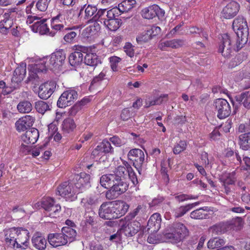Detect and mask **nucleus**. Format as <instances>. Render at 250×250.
I'll use <instances>...</instances> for the list:
<instances>
[{
  "label": "nucleus",
  "instance_id": "f257e3e1",
  "mask_svg": "<svg viewBox=\"0 0 250 250\" xmlns=\"http://www.w3.org/2000/svg\"><path fill=\"white\" fill-rule=\"evenodd\" d=\"M65 55L62 51H58L49 56L42 58L35 65V69L38 72H43L47 69H59L64 62Z\"/></svg>",
  "mask_w": 250,
  "mask_h": 250
},
{
  "label": "nucleus",
  "instance_id": "f03ea898",
  "mask_svg": "<svg viewBox=\"0 0 250 250\" xmlns=\"http://www.w3.org/2000/svg\"><path fill=\"white\" fill-rule=\"evenodd\" d=\"M232 27L237 35L236 48L238 51L248 40L249 28L247 21L243 17L238 16L233 20Z\"/></svg>",
  "mask_w": 250,
  "mask_h": 250
},
{
  "label": "nucleus",
  "instance_id": "7ed1b4c3",
  "mask_svg": "<svg viewBox=\"0 0 250 250\" xmlns=\"http://www.w3.org/2000/svg\"><path fill=\"white\" fill-rule=\"evenodd\" d=\"M242 225V220L237 218L231 221L221 222L214 225L209 228L208 231L212 236L220 235L231 229H239Z\"/></svg>",
  "mask_w": 250,
  "mask_h": 250
},
{
  "label": "nucleus",
  "instance_id": "20e7f679",
  "mask_svg": "<svg viewBox=\"0 0 250 250\" xmlns=\"http://www.w3.org/2000/svg\"><path fill=\"white\" fill-rule=\"evenodd\" d=\"M188 234V229L184 224L176 223L170 227V232L166 234V237L172 243H178L181 241Z\"/></svg>",
  "mask_w": 250,
  "mask_h": 250
},
{
  "label": "nucleus",
  "instance_id": "39448f33",
  "mask_svg": "<svg viewBox=\"0 0 250 250\" xmlns=\"http://www.w3.org/2000/svg\"><path fill=\"white\" fill-rule=\"evenodd\" d=\"M128 184L124 177H117L112 188L106 192V197L108 199H114L125 192L127 189Z\"/></svg>",
  "mask_w": 250,
  "mask_h": 250
},
{
  "label": "nucleus",
  "instance_id": "423d86ee",
  "mask_svg": "<svg viewBox=\"0 0 250 250\" xmlns=\"http://www.w3.org/2000/svg\"><path fill=\"white\" fill-rule=\"evenodd\" d=\"M78 193L73 186V183L64 182L62 183L57 188V194L65 198L66 201H72L77 198Z\"/></svg>",
  "mask_w": 250,
  "mask_h": 250
},
{
  "label": "nucleus",
  "instance_id": "0eeeda50",
  "mask_svg": "<svg viewBox=\"0 0 250 250\" xmlns=\"http://www.w3.org/2000/svg\"><path fill=\"white\" fill-rule=\"evenodd\" d=\"M120 233L127 237L134 235L140 229V224L138 222L131 221L127 217H125L119 220Z\"/></svg>",
  "mask_w": 250,
  "mask_h": 250
},
{
  "label": "nucleus",
  "instance_id": "6e6552de",
  "mask_svg": "<svg viewBox=\"0 0 250 250\" xmlns=\"http://www.w3.org/2000/svg\"><path fill=\"white\" fill-rule=\"evenodd\" d=\"M125 171V169L121 166H118L114 171V174H105L103 175L100 178V184L101 186L105 188H112L117 177H122L124 175V172Z\"/></svg>",
  "mask_w": 250,
  "mask_h": 250
},
{
  "label": "nucleus",
  "instance_id": "1a4fd4ad",
  "mask_svg": "<svg viewBox=\"0 0 250 250\" xmlns=\"http://www.w3.org/2000/svg\"><path fill=\"white\" fill-rule=\"evenodd\" d=\"M217 117L221 119L228 117L231 113L230 106L228 102L224 99H217L214 102Z\"/></svg>",
  "mask_w": 250,
  "mask_h": 250
},
{
  "label": "nucleus",
  "instance_id": "9d476101",
  "mask_svg": "<svg viewBox=\"0 0 250 250\" xmlns=\"http://www.w3.org/2000/svg\"><path fill=\"white\" fill-rule=\"evenodd\" d=\"M78 94L74 89H68L62 93L57 102V105L60 108H64L72 104L77 99Z\"/></svg>",
  "mask_w": 250,
  "mask_h": 250
},
{
  "label": "nucleus",
  "instance_id": "9b49d317",
  "mask_svg": "<svg viewBox=\"0 0 250 250\" xmlns=\"http://www.w3.org/2000/svg\"><path fill=\"white\" fill-rule=\"evenodd\" d=\"M90 175L84 172L75 175L73 184L78 193L83 192L85 188L90 187Z\"/></svg>",
  "mask_w": 250,
  "mask_h": 250
},
{
  "label": "nucleus",
  "instance_id": "f8f14e48",
  "mask_svg": "<svg viewBox=\"0 0 250 250\" xmlns=\"http://www.w3.org/2000/svg\"><path fill=\"white\" fill-rule=\"evenodd\" d=\"M74 52L71 53L69 57V62L71 65L77 66L79 65L83 60V53H85L86 48L82 45H75Z\"/></svg>",
  "mask_w": 250,
  "mask_h": 250
},
{
  "label": "nucleus",
  "instance_id": "ddd939ff",
  "mask_svg": "<svg viewBox=\"0 0 250 250\" xmlns=\"http://www.w3.org/2000/svg\"><path fill=\"white\" fill-rule=\"evenodd\" d=\"M118 13H117V10L113 8L106 10L105 9H101L99 10L96 15V19L102 24H106V23L112 20L116 17L118 16Z\"/></svg>",
  "mask_w": 250,
  "mask_h": 250
},
{
  "label": "nucleus",
  "instance_id": "4468645a",
  "mask_svg": "<svg viewBox=\"0 0 250 250\" xmlns=\"http://www.w3.org/2000/svg\"><path fill=\"white\" fill-rule=\"evenodd\" d=\"M161 28L159 26H152L139 35L136 38L137 42L139 44H143L149 41L152 38L160 34Z\"/></svg>",
  "mask_w": 250,
  "mask_h": 250
},
{
  "label": "nucleus",
  "instance_id": "2eb2a0df",
  "mask_svg": "<svg viewBox=\"0 0 250 250\" xmlns=\"http://www.w3.org/2000/svg\"><path fill=\"white\" fill-rule=\"evenodd\" d=\"M127 156L129 160L134 162L133 165L136 167H141L145 162L144 152L140 149H131Z\"/></svg>",
  "mask_w": 250,
  "mask_h": 250
},
{
  "label": "nucleus",
  "instance_id": "dca6fc26",
  "mask_svg": "<svg viewBox=\"0 0 250 250\" xmlns=\"http://www.w3.org/2000/svg\"><path fill=\"white\" fill-rule=\"evenodd\" d=\"M232 39L227 34L222 36L221 44L219 45V51L225 57H228L232 52Z\"/></svg>",
  "mask_w": 250,
  "mask_h": 250
},
{
  "label": "nucleus",
  "instance_id": "f3484780",
  "mask_svg": "<svg viewBox=\"0 0 250 250\" xmlns=\"http://www.w3.org/2000/svg\"><path fill=\"white\" fill-rule=\"evenodd\" d=\"M54 82H47L42 84L38 91V96L42 99H47L53 94L56 88Z\"/></svg>",
  "mask_w": 250,
  "mask_h": 250
},
{
  "label": "nucleus",
  "instance_id": "a211bd4d",
  "mask_svg": "<svg viewBox=\"0 0 250 250\" xmlns=\"http://www.w3.org/2000/svg\"><path fill=\"white\" fill-rule=\"evenodd\" d=\"M19 231L16 236L17 243L16 248L21 249H26L29 245V232L27 229L22 228H17Z\"/></svg>",
  "mask_w": 250,
  "mask_h": 250
},
{
  "label": "nucleus",
  "instance_id": "6ab92c4d",
  "mask_svg": "<svg viewBox=\"0 0 250 250\" xmlns=\"http://www.w3.org/2000/svg\"><path fill=\"white\" fill-rule=\"evenodd\" d=\"M35 118L31 115H25L20 118L15 123L17 130L19 132L24 131L32 126Z\"/></svg>",
  "mask_w": 250,
  "mask_h": 250
},
{
  "label": "nucleus",
  "instance_id": "aec40b11",
  "mask_svg": "<svg viewBox=\"0 0 250 250\" xmlns=\"http://www.w3.org/2000/svg\"><path fill=\"white\" fill-rule=\"evenodd\" d=\"M114 212L112 202L102 204L99 210L100 217L104 219L110 220L115 218Z\"/></svg>",
  "mask_w": 250,
  "mask_h": 250
},
{
  "label": "nucleus",
  "instance_id": "412c9836",
  "mask_svg": "<svg viewBox=\"0 0 250 250\" xmlns=\"http://www.w3.org/2000/svg\"><path fill=\"white\" fill-rule=\"evenodd\" d=\"M239 10V4L232 1L228 4L222 11V16L226 19H230L234 17Z\"/></svg>",
  "mask_w": 250,
  "mask_h": 250
},
{
  "label": "nucleus",
  "instance_id": "4be33fe9",
  "mask_svg": "<svg viewBox=\"0 0 250 250\" xmlns=\"http://www.w3.org/2000/svg\"><path fill=\"white\" fill-rule=\"evenodd\" d=\"M19 230L17 228H12L4 230V241L6 245L15 248L17 243L16 236Z\"/></svg>",
  "mask_w": 250,
  "mask_h": 250
},
{
  "label": "nucleus",
  "instance_id": "5701e85b",
  "mask_svg": "<svg viewBox=\"0 0 250 250\" xmlns=\"http://www.w3.org/2000/svg\"><path fill=\"white\" fill-rule=\"evenodd\" d=\"M26 73V65L21 64L15 70L11 81L14 83L13 86L16 87L24 78Z\"/></svg>",
  "mask_w": 250,
  "mask_h": 250
},
{
  "label": "nucleus",
  "instance_id": "b1692460",
  "mask_svg": "<svg viewBox=\"0 0 250 250\" xmlns=\"http://www.w3.org/2000/svg\"><path fill=\"white\" fill-rule=\"evenodd\" d=\"M48 241L54 248L64 246L67 244L64 235L61 232L49 234L48 236Z\"/></svg>",
  "mask_w": 250,
  "mask_h": 250
},
{
  "label": "nucleus",
  "instance_id": "393cba45",
  "mask_svg": "<svg viewBox=\"0 0 250 250\" xmlns=\"http://www.w3.org/2000/svg\"><path fill=\"white\" fill-rule=\"evenodd\" d=\"M39 137L38 130L35 128H32L22 136L21 139L22 142L26 144H34L37 141Z\"/></svg>",
  "mask_w": 250,
  "mask_h": 250
},
{
  "label": "nucleus",
  "instance_id": "a878e982",
  "mask_svg": "<svg viewBox=\"0 0 250 250\" xmlns=\"http://www.w3.org/2000/svg\"><path fill=\"white\" fill-rule=\"evenodd\" d=\"M100 30V25L96 21H94L92 24L89 25L84 29L82 33V36L83 38L88 39L96 35Z\"/></svg>",
  "mask_w": 250,
  "mask_h": 250
},
{
  "label": "nucleus",
  "instance_id": "bb28decb",
  "mask_svg": "<svg viewBox=\"0 0 250 250\" xmlns=\"http://www.w3.org/2000/svg\"><path fill=\"white\" fill-rule=\"evenodd\" d=\"M113 210L115 211L114 216L115 218L125 215L127 211L129 205L124 201H117L113 203Z\"/></svg>",
  "mask_w": 250,
  "mask_h": 250
},
{
  "label": "nucleus",
  "instance_id": "cd10ccee",
  "mask_svg": "<svg viewBox=\"0 0 250 250\" xmlns=\"http://www.w3.org/2000/svg\"><path fill=\"white\" fill-rule=\"evenodd\" d=\"M161 217L159 213L152 214L147 223L148 229H152V231L156 232L161 228Z\"/></svg>",
  "mask_w": 250,
  "mask_h": 250
},
{
  "label": "nucleus",
  "instance_id": "c85d7f7f",
  "mask_svg": "<svg viewBox=\"0 0 250 250\" xmlns=\"http://www.w3.org/2000/svg\"><path fill=\"white\" fill-rule=\"evenodd\" d=\"M33 246L38 250H44L47 241L45 238L39 233H35L32 238Z\"/></svg>",
  "mask_w": 250,
  "mask_h": 250
},
{
  "label": "nucleus",
  "instance_id": "c756f323",
  "mask_svg": "<svg viewBox=\"0 0 250 250\" xmlns=\"http://www.w3.org/2000/svg\"><path fill=\"white\" fill-rule=\"evenodd\" d=\"M136 3L135 0H124L119 3L118 6H115L114 8L117 10V13L120 15L122 13L127 12L131 10Z\"/></svg>",
  "mask_w": 250,
  "mask_h": 250
},
{
  "label": "nucleus",
  "instance_id": "7c9ffc66",
  "mask_svg": "<svg viewBox=\"0 0 250 250\" xmlns=\"http://www.w3.org/2000/svg\"><path fill=\"white\" fill-rule=\"evenodd\" d=\"M184 44L185 41L183 40L173 39L162 42L159 44V47L162 50H165L166 47L178 48L182 47Z\"/></svg>",
  "mask_w": 250,
  "mask_h": 250
},
{
  "label": "nucleus",
  "instance_id": "2f4dec72",
  "mask_svg": "<svg viewBox=\"0 0 250 250\" xmlns=\"http://www.w3.org/2000/svg\"><path fill=\"white\" fill-rule=\"evenodd\" d=\"M64 23H65L64 15L60 13L52 19L51 24L52 29L56 32L62 30L64 27Z\"/></svg>",
  "mask_w": 250,
  "mask_h": 250
},
{
  "label": "nucleus",
  "instance_id": "473e14b6",
  "mask_svg": "<svg viewBox=\"0 0 250 250\" xmlns=\"http://www.w3.org/2000/svg\"><path fill=\"white\" fill-rule=\"evenodd\" d=\"M46 21V19H43L34 22L31 26L32 31L41 35L47 34L49 32V29L45 23Z\"/></svg>",
  "mask_w": 250,
  "mask_h": 250
},
{
  "label": "nucleus",
  "instance_id": "72a5a7b5",
  "mask_svg": "<svg viewBox=\"0 0 250 250\" xmlns=\"http://www.w3.org/2000/svg\"><path fill=\"white\" fill-rule=\"evenodd\" d=\"M83 11V9H81L80 11L72 9L62 13L64 15V20L66 19L71 22H77L79 21L80 16L82 14Z\"/></svg>",
  "mask_w": 250,
  "mask_h": 250
},
{
  "label": "nucleus",
  "instance_id": "f704fd0d",
  "mask_svg": "<svg viewBox=\"0 0 250 250\" xmlns=\"http://www.w3.org/2000/svg\"><path fill=\"white\" fill-rule=\"evenodd\" d=\"M81 9H83V11L84 10V19L86 20L88 19H94L95 21L96 20H98V19H96V15L97 13V8L96 6L88 4H85L83 5Z\"/></svg>",
  "mask_w": 250,
  "mask_h": 250
},
{
  "label": "nucleus",
  "instance_id": "c9c22d12",
  "mask_svg": "<svg viewBox=\"0 0 250 250\" xmlns=\"http://www.w3.org/2000/svg\"><path fill=\"white\" fill-rule=\"evenodd\" d=\"M220 179L224 185H234L237 179L236 173L235 171L232 172H224Z\"/></svg>",
  "mask_w": 250,
  "mask_h": 250
},
{
  "label": "nucleus",
  "instance_id": "e433bc0d",
  "mask_svg": "<svg viewBox=\"0 0 250 250\" xmlns=\"http://www.w3.org/2000/svg\"><path fill=\"white\" fill-rule=\"evenodd\" d=\"M198 205H199V202H195L192 204H188L185 206H180L173 210L174 216L176 218L182 217L194 207Z\"/></svg>",
  "mask_w": 250,
  "mask_h": 250
},
{
  "label": "nucleus",
  "instance_id": "4c0bfd02",
  "mask_svg": "<svg viewBox=\"0 0 250 250\" xmlns=\"http://www.w3.org/2000/svg\"><path fill=\"white\" fill-rule=\"evenodd\" d=\"M121 167L124 168L125 170L122 177H124L125 179V177L127 175L133 184L134 185H136L138 183V180L136 174L131 167L126 162L124 164V166H121Z\"/></svg>",
  "mask_w": 250,
  "mask_h": 250
},
{
  "label": "nucleus",
  "instance_id": "58836bf2",
  "mask_svg": "<svg viewBox=\"0 0 250 250\" xmlns=\"http://www.w3.org/2000/svg\"><path fill=\"white\" fill-rule=\"evenodd\" d=\"M61 233L64 235L66 243L72 242L75 239L77 234L74 229L69 227H63L62 229Z\"/></svg>",
  "mask_w": 250,
  "mask_h": 250
},
{
  "label": "nucleus",
  "instance_id": "ea45409f",
  "mask_svg": "<svg viewBox=\"0 0 250 250\" xmlns=\"http://www.w3.org/2000/svg\"><path fill=\"white\" fill-rule=\"evenodd\" d=\"M2 18L3 19L0 21V30L1 32H4L12 27L13 21L10 18L9 13H4Z\"/></svg>",
  "mask_w": 250,
  "mask_h": 250
},
{
  "label": "nucleus",
  "instance_id": "a19ab883",
  "mask_svg": "<svg viewBox=\"0 0 250 250\" xmlns=\"http://www.w3.org/2000/svg\"><path fill=\"white\" fill-rule=\"evenodd\" d=\"M76 125L73 119L67 118L65 119L62 125V129L64 134H68L72 132Z\"/></svg>",
  "mask_w": 250,
  "mask_h": 250
},
{
  "label": "nucleus",
  "instance_id": "79ce46f5",
  "mask_svg": "<svg viewBox=\"0 0 250 250\" xmlns=\"http://www.w3.org/2000/svg\"><path fill=\"white\" fill-rule=\"evenodd\" d=\"M167 97V95H161L159 97H149L146 100L145 106L149 107L152 105L160 104Z\"/></svg>",
  "mask_w": 250,
  "mask_h": 250
},
{
  "label": "nucleus",
  "instance_id": "37998d69",
  "mask_svg": "<svg viewBox=\"0 0 250 250\" xmlns=\"http://www.w3.org/2000/svg\"><path fill=\"white\" fill-rule=\"evenodd\" d=\"M239 145L243 150L250 148V132L245 133L239 136Z\"/></svg>",
  "mask_w": 250,
  "mask_h": 250
},
{
  "label": "nucleus",
  "instance_id": "c03bdc74",
  "mask_svg": "<svg viewBox=\"0 0 250 250\" xmlns=\"http://www.w3.org/2000/svg\"><path fill=\"white\" fill-rule=\"evenodd\" d=\"M155 4L145 8L142 11V16L146 19H152L156 16Z\"/></svg>",
  "mask_w": 250,
  "mask_h": 250
},
{
  "label": "nucleus",
  "instance_id": "a18cd8bd",
  "mask_svg": "<svg viewBox=\"0 0 250 250\" xmlns=\"http://www.w3.org/2000/svg\"><path fill=\"white\" fill-rule=\"evenodd\" d=\"M236 100L241 103L245 107L250 108V90L241 93L237 97Z\"/></svg>",
  "mask_w": 250,
  "mask_h": 250
},
{
  "label": "nucleus",
  "instance_id": "49530a36",
  "mask_svg": "<svg viewBox=\"0 0 250 250\" xmlns=\"http://www.w3.org/2000/svg\"><path fill=\"white\" fill-rule=\"evenodd\" d=\"M84 62L87 65L95 66L100 62V61L96 54L88 53L84 57Z\"/></svg>",
  "mask_w": 250,
  "mask_h": 250
},
{
  "label": "nucleus",
  "instance_id": "de8ad7c7",
  "mask_svg": "<svg viewBox=\"0 0 250 250\" xmlns=\"http://www.w3.org/2000/svg\"><path fill=\"white\" fill-rule=\"evenodd\" d=\"M17 109L21 113H29L32 110V105L29 101H23L18 104Z\"/></svg>",
  "mask_w": 250,
  "mask_h": 250
},
{
  "label": "nucleus",
  "instance_id": "09e8293b",
  "mask_svg": "<svg viewBox=\"0 0 250 250\" xmlns=\"http://www.w3.org/2000/svg\"><path fill=\"white\" fill-rule=\"evenodd\" d=\"M122 24V20L118 18H114L112 20L109 21L106 24H104V26L109 30L115 31L121 26Z\"/></svg>",
  "mask_w": 250,
  "mask_h": 250
},
{
  "label": "nucleus",
  "instance_id": "8fccbe9b",
  "mask_svg": "<svg viewBox=\"0 0 250 250\" xmlns=\"http://www.w3.org/2000/svg\"><path fill=\"white\" fill-rule=\"evenodd\" d=\"M225 243L224 239L221 238H214L210 239L208 242L207 246L208 249H214L219 248Z\"/></svg>",
  "mask_w": 250,
  "mask_h": 250
},
{
  "label": "nucleus",
  "instance_id": "3c124183",
  "mask_svg": "<svg viewBox=\"0 0 250 250\" xmlns=\"http://www.w3.org/2000/svg\"><path fill=\"white\" fill-rule=\"evenodd\" d=\"M35 107L37 112L42 114L50 109L49 105L42 101L35 102Z\"/></svg>",
  "mask_w": 250,
  "mask_h": 250
},
{
  "label": "nucleus",
  "instance_id": "603ef678",
  "mask_svg": "<svg viewBox=\"0 0 250 250\" xmlns=\"http://www.w3.org/2000/svg\"><path fill=\"white\" fill-rule=\"evenodd\" d=\"M200 164L206 167H211L212 164V159L208 158V154L206 152H202L200 154Z\"/></svg>",
  "mask_w": 250,
  "mask_h": 250
},
{
  "label": "nucleus",
  "instance_id": "864d4df0",
  "mask_svg": "<svg viewBox=\"0 0 250 250\" xmlns=\"http://www.w3.org/2000/svg\"><path fill=\"white\" fill-rule=\"evenodd\" d=\"M187 146V142L185 141L181 140L175 145L173 149V153L175 154H178L184 151L186 149Z\"/></svg>",
  "mask_w": 250,
  "mask_h": 250
},
{
  "label": "nucleus",
  "instance_id": "5fc2aeb1",
  "mask_svg": "<svg viewBox=\"0 0 250 250\" xmlns=\"http://www.w3.org/2000/svg\"><path fill=\"white\" fill-rule=\"evenodd\" d=\"M205 209L203 208H200L196 209L190 213V217L191 218L195 219H202L205 218L207 216V214H205Z\"/></svg>",
  "mask_w": 250,
  "mask_h": 250
},
{
  "label": "nucleus",
  "instance_id": "6e6d98bb",
  "mask_svg": "<svg viewBox=\"0 0 250 250\" xmlns=\"http://www.w3.org/2000/svg\"><path fill=\"white\" fill-rule=\"evenodd\" d=\"M98 148L102 149V150L104 154L112 152L113 151V148L111 146L110 142L106 140H103V142L98 145Z\"/></svg>",
  "mask_w": 250,
  "mask_h": 250
},
{
  "label": "nucleus",
  "instance_id": "4d7b16f0",
  "mask_svg": "<svg viewBox=\"0 0 250 250\" xmlns=\"http://www.w3.org/2000/svg\"><path fill=\"white\" fill-rule=\"evenodd\" d=\"M54 203L55 201L52 198L48 197L43 198L41 201L42 208L46 211Z\"/></svg>",
  "mask_w": 250,
  "mask_h": 250
},
{
  "label": "nucleus",
  "instance_id": "13d9d810",
  "mask_svg": "<svg viewBox=\"0 0 250 250\" xmlns=\"http://www.w3.org/2000/svg\"><path fill=\"white\" fill-rule=\"evenodd\" d=\"M197 198L198 196H197L185 194H177L174 196V199L178 202H182L188 200L197 199Z\"/></svg>",
  "mask_w": 250,
  "mask_h": 250
},
{
  "label": "nucleus",
  "instance_id": "bf43d9fd",
  "mask_svg": "<svg viewBox=\"0 0 250 250\" xmlns=\"http://www.w3.org/2000/svg\"><path fill=\"white\" fill-rule=\"evenodd\" d=\"M61 207L58 204L54 203L53 205L49 208L46 212L49 213V216L51 217L54 218L55 215H57L60 211Z\"/></svg>",
  "mask_w": 250,
  "mask_h": 250
},
{
  "label": "nucleus",
  "instance_id": "052dcab7",
  "mask_svg": "<svg viewBox=\"0 0 250 250\" xmlns=\"http://www.w3.org/2000/svg\"><path fill=\"white\" fill-rule=\"evenodd\" d=\"M135 46L130 42H126L123 48L126 55L132 58L135 53Z\"/></svg>",
  "mask_w": 250,
  "mask_h": 250
},
{
  "label": "nucleus",
  "instance_id": "680f3d73",
  "mask_svg": "<svg viewBox=\"0 0 250 250\" xmlns=\"http://www.w3.org/2000/svg\"><path fill=\"white\" fill-rule=\"evenodd\" d=\"M121 59L117 56H112L109 58L110 67L113 71L118 70V63L121 61Z\"/></svg>",
  "mask_w": 250,
  "mask_h": 250
},
{
  "label": "nucleus",
  "instance_id": "e2e57ef3",
  "mask_svg": "<svg viewBox=\"0 0 250 250\" xmlns=\"http://www.w3.org/2000/svg\"><path fill=\"white\" fill-rule=\"evenodd\" d=\"M51 0H39L36 3L37 9L41 11H45L48 6Z\"/></svg>",
  "mask_w": 250,
  "mask_h": 250
},
{
  "label": "nucleus",
  "instance_id": "0e129e2a",
  "mask_svg": "<svg viewBox=\"0 0 250 250\" xmlns=\"http://www.w3.org/2000/svg\"><path fill=\"white\" fill-rule=\"evenodd\" d=\"M228 162V164L229 163H232L237 165H242V157L239 155L238 153H234L233 156H232V157L229 159Z\"/></svg>",
  "mask_w": 250,
  "mask_h": 250
},
{
  "label": "nucleus",
  "instance_id": "69168bd1",
  "mask_svg": "<svg viewBox=\"0 0 250 250\" xmlns=\"http://www.w3.org/2000/svg\"><path fill=\"white\" fill-rule=\"evenodd\" d=\"M77 35V33L73 31H70L66 33L63 37L64 40L69 43L73 42Z\"/></svg>",
  "mask_w": 250,
  "mask_h": 250
},
{
  "label": "nucleus",
  "instance_id": "338daca9",
  "mask_svg": "<svg viewBox=\"0 0 250 250\" xmlns=\"http://www.w3.org/2000/svg\"><path fill=\"white\" fill-rule=\"evenodd\" d=\"M109 141L116 146H121L125 144L124 141L116 136L110 138Z\"/></svg>",
  "mask_w": 250,
  "mask_h": 250
},
{
  "label": "nucleus",
  "instance_id": "774afa93",
  "mask_svg": "<svg viewBox=\"0 0 250 250\" xmlns=\"http://www.w3.org/2000/svg\"><path fill=\"white\" fill-rule=\"evenodd\" d=\"M242 168L244 170H248L250 169V158L247 156H243L242 157Z\"/></svg>",
  "mask_w": 250,
  "mask_h": 250
}]
</instances>
